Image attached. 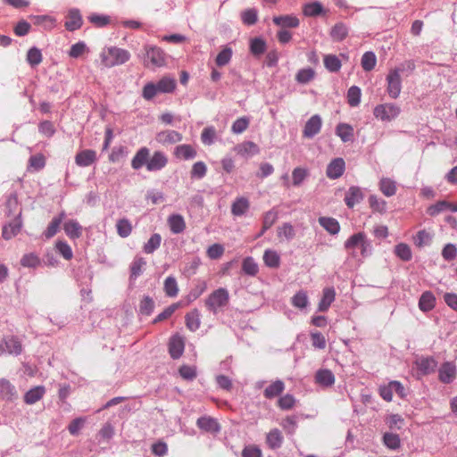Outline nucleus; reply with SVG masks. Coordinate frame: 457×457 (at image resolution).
<instances>
[{
	"mask_svg": "<svg viewBox=\"0 0 457 457\" xmlns=\"http://www.w3.org/2000/svg\"><path fill=\"white\" fill-rule=\"evenodd\" d=\"M167 164L168 157L164 153L155 151L150 155V150L145 146L139 148L131 160V167L134 170L145 166L148 171H157L165 168Z\"/></svg>",
	"mask_w": 457,
	"mask_h": 457,
	"instance_id": "obj_1",
	"label": "nucleus"
},
{
	"mask_svg": "<svg viewBox=\"0 0 457 457\" xmlns=\"http://www.w3.org/2000/svg\"><path fill=\"white\" fill-rule=\"evenodd\" d=\"M395 255L403 262H408L411 259V250L407 244L400 243L395 247Z\"/></svg>",
	"mask_w": 457,
	"mask_h": 457,
	"instance_id": "obj_40",
	"label": "nucleus"
},
{
	"mask_svg": "<svg viewBox=\"0 0 457 457\" xmlns=\"http://www.w3.org/2000/svg\"><path fill=\"white\" fill-rule=\"evenodd\" d=\"M46 165V158L42 154H37L35 155L30 156L29 160V169H33L34 170H40Z\"/></svg>",
	"mask_w": 457,
	"mask_h": 457,
	"instance_id": "obj_51",
	"label": "nucleus"
},
{
	"mask_svg": "<svg viewBox=\"0 0 457 457\" xmlns=\"http://www.w3.org/2000/svg\"><path fill=\"white\" fill-rule=\"evenodd\" d=\"M162 242V237L159 234L155 233L151 236L148 241L145 244L143 249L145 253H153L157 250Z\"/></svg>",
	"mask_w": 457,
	"mask_h": 457,
	"instance_id": "obj_43",
	"label": "nucleus"
},
{
	"mask_svg": "<svg viewBox=\"0 0 457 457\" xmlns=\"http://www.w3.org/2000/svg\"><path fill=\"white\" fill-rule=\"evenodd\" d=\"M65 19L64 27L69 31H74L82 26V16L78 9L69 10Z\"/></svg>",
	"mask_w": 457,
	"mask_h": 457,
	"instance_id": "obj_13",
	"label": "nucleus"
},
{
	"mask_svg": "<svg viewBox=\"0 0 457 457\" xmlns=\"http://www.w3.org/2000/svg\"><path fill=\"white\" fill-rule=\"evenodd\" d=\"M387 93L393 99H396L402 90V79L400 76V70H390L387 76Z\"/></svg>",
	"mask_w": 457,
	"mask_h": 457,
	"instance_id": "obj_7",
	"label": "nucleus"
},
{
	"mask_svg": "<svg viewBox=\"0 0 457 457\" xmlns=\"http://www.w3.org/2000/svg\"><path fill=\"white\" fill-rule=\"evenodd\" d=\"M324 65L330 72H337L341 69L342 63L339 58L335 54H327L324 56Z\"/></svg>",
	"mask_w": 457,
	"mask_h": 457,
	"instance_id": "obj_37",
	"label": "nucleus"
},
{
	"mask_svg": "<svg viewBox=\"0 0 457 457\" xmlns=\"http://www.w3.org/2000/svg\"><path fill=\"white\" fill-rule=\"evenodd\" d=\"M345 248L352 251L351 254L355 256L354 250L359 248L362 257L370 256L372 253V245L365 233L358 232L352 235L345 242Z\"/></svg>",
	"mask_w": 457,
	"mask_h": 457,
	"instance_id": "obj_3",
	"label": "nucleus"
},
{
	"mask_svg": "<svg viewBox=\"0 0 457 457\" xmlns=\"http://www.w3.org/2000/svg\"><path fill=\"white\" fill-rule=\"evenodd\" d=\"M264 263L270 268H278L279 266L280 258L276 251L266 250L263 254Z\"/></svg>",
	"mask_w": 457,
	"mask_h": 457,
	"instance_id": "obj_42",
	"label": "nucleus"
},
{
	"mask_svg": "<svg viewBox=\"0 0 457 457\" xmlns=\"http://www.w3.org/2000/svg\"><path fill=\"white\" fill-rule=\"evenodd\" d=\"M229 302V294L226 288L220 287L214 290L205 300L206 308L216 314L220 308L228 305Z\"/></svg>",
	"mask_w": 457,
	"mask_h": 457,
	"instance_id": "obj_5",
	"label": "nucleus"
},
{
	"mask_svg": "<svg viewBox=\"0 0 457 457\" xmlns=\"http://www.w3.org/2000/svg\"><path fill=\"white\" fill-rule=\"evenodd\" d=\"M315 382L323 387H329L335 384V376L331 370L321 369L315 374Z\"/></svg>",
	"mask_w": 457,
	"mask_h": 457,
	"instance_id": "obj_19",
	"label": "nucleus"
},
{
	"mask_svg": "<svg viewBox=\"0 0 457 457\" xmlns=\"http://www.w3.org/2000/svg\"><path fill=\"white\" fill-rule=\"evenodd\" d=\"M400 113L401 108L397 104L392 103L378 104L373 110L375 118L386 122H390L396 119Z\"/></svg>",
	"mask_w": 457,
	"mask_h": 457,
	"instance_id": "obj_6",
	"label": "nucleus"
},
{
	"mask_svg": "<svg viewBox=\"0 0 457 457\" xmlns=\"http://www.w3.org/2000/svg\"><path fill=\"white\" fill-rule=\"evenodd\" d=\"M273 22L284 28H296L299 26V20L292 15H281L273 18Z\"/></svg>",
	"mask_w": 457,
	"mask_h": 457,
	"instance_id": "obj_34",
	"label": "nucleus"
},
{
	"mask_svg": "<svg viewBox=\"0 0 457 457\" xmlns=\"http://www.w3.org/2000/svg\"><path fill=\"white\" fill-rule=\"evenodd\" d=\"M266 443L271 449H278L283 443V436L278 428L271 429L266 437Z\"/></svg>",
	"mask_w": 457,
	"mask_h": 457,
	"instance_id": "obj_32",
	"label": "nucleus"
},
{
	"mask_svg": "<svg viewBox=\"0 0 457 457\" xmlns=\"http://www.w3.org/2000/svg\"><path fill=\"white\" fill-rule=\"evenodd\" d=\"M232 57V49L229 47L223 48L216 57V64L218 66H224L228 64Z\"/></svg>",
	"mask_w": 457,
	"mask_h": 457,
	"instance_id": "obj_56",
	"label": "nucleus"
},
{
	"mask_svg": "<svg viewBox=\"0 0 457 457\" xmlns=\"http://www.w3.org/2000/svg\"><path fill=\"white\" fill-rule=\"evenodd\" d=\"M174 155L180 160H191L196 156V151L190 145H179L175 148Z\"/></svg>",
	"mask_w": 457,
	"mask_h": 457,
	"instance_id": "obj_24",
	"label": "nucleus"
},
{
	"mask_svg": "<svg viewBox=\"0 0 457 457\" xmlns=\"http://www.w3.org/2000/svg\"><path fill=\"white\" fill-rule=\"evenodd\" d=\"M336 134L343 142H348L353 137V129L349 124L339 123L336 128Z\"/></svg>",
	"mask_w": 457,
	"mask_h": 457,
	"instance_id": "obj_35",
	"label": "nucleus"
},
{
	"mask_svg": "<svg viewBox=\"0 0 457 457\" xmlns=\"http://www.w3.org/2000/svg\"><path fill=\"white\" fill-rule=\"evenodd\" d=\"M242 21L246 25H253L258 20L257 11L253 8L245 10L242 14Z\"/></svg>",
	"mask_w": 457,
	"mask_h": 457,
	"instance_id": "obj_58",
	"label": "nucleus"
},
{
	"mask_svg": "<svg viewBox=\"0 0 457 457\" xmlns=\"http://www.w3.org/2000/svg\"><path fill=\"white\" fill-rule=\"evenodd\" d=\"M335 290L332 287H327L323 290V295L322 298L319 303V311L320 312H326L330 304L335 300Z\"/></svg>",
	"mask_w": 457,
	"mask_h": 457,
	"instance_id": "obj_33",
	"label": "nucleus"
},
{
	"mask_svg": "<svg viewBox=\"0 0 457 457\" xmlns=\"http://www.w3.org/2000/svg\"><path fill=\"white\" fill-rule=\"evenodd\" d=\"M322 126V120L320 115H312L305 123L303 136V137L312 138L320 133Z\"/></svg>",
	"mask_w": 457,
	"mask_h": 457,
	"instance_id": "obj_11",
	"label": "nucleus"
},
{
	"mask_svg": "<svg viewBox=\"0 0 457 457\" xmlns=\"http://www.w3.org/2000/svg\"><path fill=\"white\" fill-rule=\"evenodd\" d=\"M432 237L426 230H420L414 237V243L418 247L428 245L431 243Z\"/></svg>",
	"mask_w": 457,
	"mask_h": 457,
	"instance_id": "obj_52",
	"label": "nucleus"
},
{
	"mask_svg": "<svg viewBox=\"0 0 457 457\" xmlns=\"http://www.w3.org/2000/svg\"><path fill=\"white\" fill-rule=\"evenodd\" d=\"M41 51L37 47H31L27 53V62L32 66H37L42 62Z\"/></svg>",
	"mask_w": 457,
	"mask_h": 457,
	"instance_id": "obj_46",
	"label": "nucleus"
},
{
	"mask_svg": "<svg viewBox=\"0 0 457 457\" xmlns=\"http://www.w3.org/2000/svg\"><path fill=\"white\" fill-rule=\"evenodd\" d=\"M163 288L167 296L175 297L179 292L176 278L172 276L166 278V279L164 280Z\"/></svg>",
	"mask_w": 457,
	"mask_h": 457,
	"instance_id": "obj_41",
	"label": "nucleus"
},
{
	"mask_svg": "<svg viewBox=\"0 0 457 457\" xmlns=\"http://www.w3.org/2000/svg\"><path fill=\"white\" fill-rule=\"evenodd\" d=\"M146 262L143 257L135 258L130 267L131 277L137 278L139 275H141L143 268Z\"/></svg>",
	"mask_w": 457,
	"mask_h": 457,
	"instance_id": "obj_61",
	"label": "nucleus"
},
{
	"mask_svg": "<svg viewBox=\"0 0 457 457\" xmlns=\"http://www.w3.org/2000/svg\"><path fill=\"white\" fill-rule=\"evenodd\" d=\"M20 216L21 212H19L18 216L13 221L10 222L8 225L4 226L2 237L4 239L9 240L15 237L21 231V221L20 220Z\"/></svg>",
	"mask_w": 457,
	"mask_h": 457,
	"instance_id": "obj_21",
	"label": "nucleus"
},
{
	"mask_svg": "<svg viewBox=\"0 0 457 457\" xmlns=\"http://www.w3.org/2000/svg\"><path fill=\"white\" fill-rule=\"evenodd\" d=\"M0 397L5 401H13L18 397L15 386L5 378L0 379Z\"/></svg>",
	"mask_w": 457,
	"mask_h": 457,
	"instance_id": "obj_17",
	"label": "nucleus"
},
{
	"mask_svg": "<svg viewBox=\"0 0 457 457\" xmlns=\"http://www.w3.org/2000/svg\"><path fill=\"white\" fill-rule=\"evenodd\" d=\"M377 58L374 53L366 52L361 57V67L364 71H370L374 69Z\"/></svg>",
	"mask_w": 457,
	"mask_h": 457,
	"instance_id": "obj_49",
	"label": "nucleus"
},
{
	"mask_svg": "<svg viewBox=\"0 0 457 457\" xmlns=\"http://www.w3.org/2000/svg\"><path fill=\"white\" fill-rule=\"evenodd\" d=\"M384 444L390 449H397L400 447L399 436L393 433H385L383 436Z\"/></svg>",
	"mask_w": 457,
	"mask_h": 457,
	"instance_id": "obj_57",
	"label": "nucleus"
},
{
	"mask_svg": "<svg viewBox=\"0 0 457 457\" xmlns=\"http://www.w3.org/2000/svg\"><path fill=\"white\" fill-rule=\"evenodd\" d=\"M249 126V119L246 117L238 118L234 121L231 130L235 134H241L247 129Z\"/></svg>",
	"mask_w": 457,
	"mask_h": 457,
	"instance_id": "obj_59",
	"label": "nucleus"
},
{
	"mask_svg": "<svg viewBox=\"0 0 457 457\" xmlns=\"http://www.w3.org/2000/svg\"><path fill=\"white\" fill-rule=\"evenodd\" d=\"M168 224L173 234H179L183 232L186 228L184 219L179 214L170 215L168 219Z\"/></svg>",
	"mask_w": 457,
	"mask_h": 457,
	"instance_id": "obj_29",
	"label": "nucleus"
},
{
	"mask_svg": "<svg viewBox=\"0 0 457 457\" xmlns=\"http://www.w3.org/2000/svg\"><path fill=\"white\" fill-rule=\"evenodd\" d=\"M347 34H348V29L342 23L336 24L331 30V37L336 41L343 40L344 38H345Z\"/></svg>",
	"mask_w": 457,
	"mask_h": 457,
	"instance_id": "obj_53",
	"label": "nucleus"
},
{
	"mask_svg": "<svg viewBox=\"0 0 457 457\" xmlns=\"http://www.w3.org/2000/svg\"><path fill=\"white\" fill-rule=\"evenodd\" d=\"M63 229L71 239H77L82 236V226L75 220H69L64 222Z\"/></svg>",
	"mask_w": 457,
	"mask_h": 457,
	"instance_id": "obj_20",
	"label": "nucleus"
},
{
	"mask_svg": "<svg viewBox=\"0 0 457 457\" xmlns=\"http://www.w3.org/2000/svg\"><path fill=\"white\" fill-rule=\"evenodd\" d=\"M117 233L120 237H128L132 231V226L129 220L120 219L116 224Z\"/></svg>",
	"mask_w": 457,
	"mask_h": 457,
	"instance_id": "obj_44",
	"label": "nucleus"
},
{
	"mask_svg": "<svg viewBox=\"0 0 457 457\" xmlns=\"http://www.w3.org/2000/svg\"><path fill=\"white\" fill-rule=\"evenodd\" d=\"M315 71L312 68L301 69L296 76L295 79L298 83L306 84L313 79Z\"/></svg>",
	"mask_w": 457,
	"mask_h": 457,
	"instance_id": "obj_50",
	"label": "nucleus"
},
{
	"mask_svg": "<svg viewBox=\"0 0 457 457\" xmlns=\"http://www.w3.org/2000/svg\"><path fill=\"white\" fill-rule=\"evenodd\" d=\"M242 270L245 275L255 276L258 273L259 268L253 257H246L242 262Z\"/></svg>",
	"mask_w": 457,
	"mask_h": 457,
	"instance_id": "obj_38",
	"label": "nucleus"
},
{
	"mask_svg": "<svg viewBox=\"0 0 457 457\" xmlns=\"http://www.w3.org/2000/svg\"><path fill=\"white\" fill-rule=\"evenodd\" d=\"M445 211L457 212V204H454L453 202H436L428 208V212L432 216Z\"/></svg>",
	"mask_w": 457,
	"mask_h": 457,
	"instance_id": "obj_25",
	"label": "nucleus"
},
{
	"mask_svg": "<svg viewBox=\"0 0 457 457\" xmlns=\"http://www.w3.org/2000/svg\"><path fill=\"white\" fill-rule=\"evenodd\" d=\"M322 6L320 3H311L303 6V12L306 16H317L322 12Z\"/></svg>",
	"mask_w": 457,
	"mask_h": 457,
	"instance_id": "obj_64",
	"label": "nucleus"
},
{
	"mask_svg": "<svg viewBox=\"0 0 457 457\" xmlns=\"http://www.w3.org/2000/svg\"><path fill=\"white\" fill-rule=\"evenodd\" d=\"M207 172V167L204 162H197L194 163L191 170V178L193 179H202L205 176Z\"/></svg>",
	"mask_w": 457,
	"mask_h": 457,
	"instance_id": "obj_60",
	"label": "nucleus"
},
{
	"mask_svg": "<svg viewBox=\"0 0 457 457\" xmlns=\"http://www.w3.org/2000/svg\"><path fill=\"white\" fill-rule=\"evenodd\" d=\"M436 304V297L430 291H425L419 301V308L424 312H429L431 311Z\"/></svg>",
	"mask_w": 457,
	"mask_h": 457,
	"instance_id": "obj_26",
	"label": "nucleus"
},
{
	"mask_svg": "<svg viewBox=\"0 0 457 457\" xmlns=\"http://www.w3.org/2000/svg\"><path fill=\"white\" fill-rule=\"evenodd\" d=\"M345 169V162L343 158H336L332 160L326 170V174L329 179H335L341 177Z\"/></svg>",
	"mask_w": 457,
	"mask_h": 457,
	"instance_id": "obj_15",
	"label": "nucleus"
},
{
	"mask_svg": "<svg viewBox=\"0 0 457 457\" xmlns=\"http://www.w3.org/2000/svg\"><path fill=\"white\" fill-rule=\"evenodd\" d=\"M185 342L182 337L174 335L169 341V353L173 360L179 359L184 353Z\"/></svg>",
	"mask_w": 457,
	"mask_h": 457,
	"instance_id": "obj_12",
	"label": "nucleus"
},
{
	"mask_svg": "<svg viewBox=\"0 0 457 457\" xmlns=\"http://www.w3.org/2000/svg\"><path fill=\"white\" fill-rule=\"evenodd\" d=\"M99 57L104 67L112 68L127 62L130 58V54L125 49L110 46L102 49Z\"/></svg>",
	"mask_w": 457,
	"mask_h": 457,
	"instance_id": "obj_2",
	"label": "nucleus"
},
{
	"mask_svg": "<svg viewBox=\"0 0 457 457\" xmlns=\"http://www.w3.org/2000/svg\"><path fill=\"white\" fill-rule=\"evenodd\" d=\"M154 84L160 94L171 93L176 88V80L170 77H163Z\"/></svg>",
	"mask_w": 457,
	"mask_h": 457,
	"instance_id": "obj_31",
	"label": "nucleus"
},
{
	"mask_svg": "<svg viewBox=\"0 0 457 457\" xmlns=\"http://www.w3.org/2000/svg\"><path fill=\"white\" fill-rule=\"evenodd\" d=\"M234 150L241 156H250L259 153L258 145L252 141H245L238 144L235 146Z\"/></svg>",
	"mask_w": 457,
	"mask_h": 457,
	"instance_id": "obj_23",
	"label": "nucleus"
},
{
	"mask_svg": "<svg viewBox=\"0 0 457 457\" xmlns=\"http://www.w3.org/2000/svg\"><path fill=\"white\" fill-rule=\"evenodd\" d=\"M143 51L141 58L145 67L157 68L165 65L166 54L160 47L147 45Z\"/></svg>",
	"mask_w": 457,
	"mask_h": 457,
	"instance_id": "obj_4",
	"label": "nucleus"
},
{
	"mask_svg": "<svg viewBox=\"0 0 457 457\" xmlns=\"http://www.w3.org/2000/svg\"><path fill=\"white\" fill-rule=\"evenodd\" d=\"M22 352L21 340L13 336L5 337L0 342V353L19 355Z\"/></svg>",
	"mask_w": 457,
	"mask_h": 457,
	"instance_id": "obj_8",
	"label": "nucleus"
},
{
	"mask_svg": "<svg viewBox=\"0 0 457 457\" xmlns=\"http://www.w3.org/2000/svg\"><path fill=\"white\" fill-rule=\"evenodd\" d=\"M284 382L282 380H276L265 388L263 395L266 398L271 399L280 395L284 391Z\"/></svg>",
	"mask_w": 457,
	"mask_h": 457,
	"instance_id": "obj_36",
	"label": "nucleus"
},
{
	"mask_svg": "<svg viewBox=\"0 0 457 457\" xmlns=\"http://www.w3.org/2000/svg\"><path fill=\"white\" fill-rule=\"evenodd\" d=\"M154 309V302L149 295H145L139 304V312L143 315H151Z\"/></svg>",
	"mask_w": 457,
	"mask_h": 457,
	"instance_id": "obj_45",
	"label": "nucleus"
},
{
	"mask_svg": "<svg viewBox=\"0 0 457 457\" xmlns=\"http://www.w3.org/2000/svg\"><path fill=\"white\" fill-rule=\"evenodd\" d=\"M66 218L65 212H61L58 215L54 216L51 222L48 224L43 235L46 239L52 238L58 232L60 226L63 220Z\"/></svg>",
	"mask_w": 457,
	"mask_h": 457,
	"instance_id": "obj_18",
	"label": "nucleus"
},
{
	"mask_svg": "<svg viewBox=\"0 0 457 457\" xmlns=\"http://www.w3.org/2000/svg\"><path fill=\"white\" fill-rule=\"evenodd\" d=\"M456 376V366L451 361L444 362L438 370V378L444 384L452 383Z\"/></svg>",
	"mask_w": 457,
	"mask_h": 457,
	"instance_id": "obj_9",
	"label": "nucleus"
},
{
	"mask_svg": "<svg viewBox=\"0 0 457 457\" xmlns=\"http://www.w3.org/2000/svg\"><path fill=\"white\" fill-rule=\"evenodd\" d=\"M127 154L125 146L114 147L109 154V161L112 163L120 162Z\"/></svg>",
	"mask_w": 457,
	"mask_h": 457,
	"instance_id": "obj_63",
	"label": "nucleus"
},
{
	"mask_svg": "<svg viewBox=\"0 0 457 457\" xmlns=\"http://www.w3.org/2000/svg\"><path fill=\"white\" fill-rule=\"evenodd\" d=\"M46 389L43 386H37L29 389L24 395V402L27 404H34L45 395Z\"/></svg>",
	"mask_w": 457,
	"mask_h": 457,
	"instance_id": "obj_28",
	"label": "nucleus"
},
{
	"mask_svg": "<svg viewBox=\"0 0 457 457\" xmlns=\"http://www.w3.org/2000/svg\"><path fill=\"white\" fill-rule=\"evenodd\" d=\"M416 363L423 375L433 373L437 367V361L433 357H422Z\"/></svg>",
	"mask_w": 457,
	"mask_h": 457,
	"instance_id": "obj_22",
	"label": "nucleus"
},
{
	"mask_svg": "<svg viewBox=\"0 0 457 457\" xmlns=\"http://www.w3.org/2000/svg\"><path fill=\"white\" fill-rule=\"evenodd\" d=\"M319 223L324 229L332 235L337 234L340 230V225L334 218L320 217Z\"/></svg>",
	"mask_w": 457,
	"mask_h": 457,
	"instance_id": "obj_30",
	"label": "nucleus"
},
{
	"mask_svg": "<svg viewBox=\"0 0 457 457\" xmlns=\"http://www.w3.org/2000/svg\"><path fill=\"white\" fill-rule=\"evenodd\" d=\"M292 304L299 309H303L308 304V297L305 292L299 291L292 297Z\"/></svg>",
	"mask_w": 457,
	"mask_h": 457,
	"instance_id": "obj_62",
	"label": "nucleus"
},
{
	"mask_svg": "<svg viewBox=\"0 0 457 457\" xmlns=\"http://www.w3.org/2000/svg\"><path fill=\"white\" fill-rule=\"evenodd\" d=\"M182 138L183 137L179 132L171 129L162 130L157 133L155 137L156 141L164 146L180 142Z\"/></svg>",
	"mask_w": 457,
	"mask_h": 457,
	"instance_id": "obj_10",
	"label": "nucleus"
},
{
	"mask_svg": "<svg viewBox=\"0 0 457 457\" xmlns=\"http://www.w3.org/2000/svg\"><path fill=\"white\" fill-rule=\"evenodd\" d=\"M295 233L294 227L290 223H284L282 226L278 228V237H284L287 240L294 238Z\"/></svg>",
	"mask_w": 457,
	"mask_h": 457,
	"instance_id": "obj_54",
	"label": "nucleus"
},
{
	"mask_svg": "<svg viewBox=\"0 0 457 457\" xmlns=\"http://www.w3.org/2000/svg\"><path fill=\"white\" fill-rule=\"evenodd\" d=\"M87 52L88 49L87 47V45L84 42L80 41L71 46L69 52V55L71 58H79Z\"/></svg>",
	"mask_w": 457,
	"mask_h": 457,
	"instance_id": "obj_55",
	"label": "nucleus"
},
{
	"mask_svg": "<svg viewBox=\"0 0 457 457\" xmlns=\"http://www.w3.org/2000/svg\"><path fill=\"white\" fill-rule=\"evenodd\" d=\"M380 190L386 197L393 196L396 191L395 181L390 179H382L380 181Z\"/></svg>",
	"mask_w": 457,
	"mask_h": 457,
	"instance_id": "obj_47",
	"label": "nucleus"
},
{
	"mask_svg": "<svg viewBox=\"0 0 457 457\" xmlns=\"http://www.w3.org/2000/svg\"><path fill=\"white\" fill-rule=\"evenodd\" d=\"M361 89L356 87L353 86L348 89L347 92V102L352 107H355L359 105L361 102Z\"/></svg>",
	"mask_w": 457,
	"mask_h": 457,
	"instance_id": "obj_48",
	"label": "nucleus"
},
{
	"mask_svg": "<svg viewBox=\"0 0 457 457\" xmlns=\"http://www.w3.org/2000/svg\"><path fill=\"white\" fill-rule=\"evenodd\" d=\"M200 312L197 309H194L190 312L186 314V326L190 331L195 332L200 328Z\"/></svg>",
	"mask_w": 457,
	"mask_h": 457,
	"instance_id": "obj_27",
	"label": "nucleus"
},
{
	"mask_svg": "<svg viewBox=\"0 0 457 457\" xmlns=\"http://www.w3.org/2000/svg\"><path fill=\"white\" fill-rule=\"evenodd\" d=\"M97 160L96 152L92 149H86L79 152L75 156V162L79 167H87Z\"/></svg>",
	"mask_w": 457,
	"mask_h": 457,
	"instance_id": "obj_16",
	"label": "nucleus"
},
{
	"mask_svg": "<svg viewBox=\"0 0 457 457\" xmlns=\"http://www.w3.org/2000/svg\"><path fill=\"white\" fill-rule=\"evenodd\" d=\"M35 25L42 26L46 29H51L55 26V19L48 15H37L32 17Z\"/></svg>",
	"mask_w": 457,
	"mask_h": 457,
	"instance_id": "obj_39",
	"label": "nucleus"
},
{
	"mask_svg": "<svg viewBox=\"0 0 457 457\" xmlns=\"http://www.w3.org/2000/svg\"><path fill=\"white\" fill-rule=\"evenodd\" d=\"M197 427L208 433L217 434L220 431V426L217 420L210 416H203L197 419Z\"/></svg>",
	"mask_w": 457,
	"mask_h": 457,
	"instance_id": "obj_14",
	"label": "nucleus"
}]
</instances>
